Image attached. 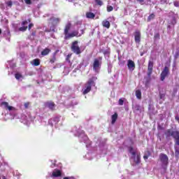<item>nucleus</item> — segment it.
I'll list each match as a JSON object with an SVG mask.
<instances>
[{"label":"nucleus","mask_w":179,"mask_h":179,"mask_svg":"<svg viewBox=\"0 0 179 179\" xmlns=\"http://www.w3.org/2000/svg\"><path fill=\"white\" fill-rule=\"evenodd\" d=\"M1 106L7 111V114L5 115L4 117V120L6 121L8 120H17L20 118L21 122H22L25 125H29V124H30V118H28V117L24 115L20 116L19 111L16 109V108L10 106L9 103L2 101L1 103Z\"/></svg>","instance_id":"f257e3e1"},{"label":"nucleus","mask_w":179,"mask_h":179,"mask_svg":"<svg viewBox=\"0 0 179 179\" xmlns=\"http://www.w3.org/2000/svg\"><path fill=\"white\" fill-rule=\"evenodd\" d=\"M82 27V22L78 21L75 23L73 27V30L69 33V30H71V23L66 24L64 29V38L65 40H69V38H73V37H80L82 34L85 33L83 29H80ZM79 29L80 34H79Z\"/></svg>","instance_id":"f03ea898"},{"label":"nucleus","mask_w":179,"mask_h":179,"mask_svg":"<svg viewBox=\"0 0 179 179\" xmlns=\"http://www.w3.org/2000/svg\"><path fill=\"white\" fill-rule=\"evenodd\" d=\"M72 132H73L75 136L79 138L80 142H84V143L86 144V148H90L92 142H90V140H89V138L85 134V132L83 130L75 127L73 129Z\"/></svg>","instance_id":"7ed1b4c3"},{"label":"nucleus","mask_w":179,"mask_h":179,"mask_svg":"<svg viewBox=\"0 0 179 179\" xmlns=\"http://www.w3.org/2000/svg\"><path fill=\"white\" fill-rule=\"evenodd\" d=\"M95 80H97V77H92L88 80L87 83H85L83 87V94H87V93L90 92V90H92V87L96 86V83H94Z\"/></svg>","instance_id":"20e7f679"},{"label":"nucleus","mask_w":179,"mask_h":179,"mask_svg":"<svg viewBox=\"0 0 179 179\" xmlns=\"http://www.w3.org/2000/svg\"><path fill=\"white\" fill-rule=\"evenodd\" d=\"M61 22V18L55 16H51L50 17V23L52 24L53 27H50V29H46L45 31H55V26L59 24Z\"/></svg>","instance_id":"39448f33"},{"label":"nucleus","mask_w":179,"mask_h":179,"mask_svg":"<svg viewBox=\"0 0 179 179\" xmlns=\"http://www.w3.org/2000/svg\"><path fill=\"white\" fill-rule=\"evenodd\" d=\"M159 159L162 169L164 171L167 170V166H169V157H167L166 154H161L159 155Z\"/></svg>","instance_id":"423d86ee"},{"label":"nucleus","mask_w":179,"mask_h":179,"mask_svg":"<svg viewBox=\"0 0 179 179\" xmlns=\"http://www.w3.org/2000/svg\"><path fill=\"white\" fill-rule=\"evenodd\" d=\"M49 176L52 179H62V170L61 169H55L49 173Z\"/></svg>","instance_id":"0eeeda50"},{"label":"nucleus","mask_w":179,"mask_h":179,"mask_svg":"<svg viewBox=\"0 0 179 179\" xmlns=\"http://www.w3.org/2000/svg\"><path fill=\"white\" fill-rule=\"evenodd\" d=\"M1 24H4L5 27H6V30L3 32V36L4 37H6V40H10V32L9 31V29H8V21L6 18H3V17H2L1 20Z\"/></svg>","instance_id":"6e6552de"},{"label":"nucleus","mask_w":179,"mask_h":179,"mask_svg":"<svg viewBox=\"0 0 179 179\" xmlns=\"http://www.w3.org/2000/svg\"><path fill=\"white\" fill-rule=\"evenodd\" d=\"M166 136H173L176 139V145L179 146V132L178 131H173L170 129L166 130L165 132Z\"/></svg>","instance_id":"1a4fd4ad"},{"label":"nucleus","mask_w":179,"mask_h":179,"mask_svg":"<svg viewBox=\"0 0 179 179\" xmlns=\"http://www.w3.org/2000/svg\"><path fill=\"white\" fill-rule=\"evenodd\" d=\"M92 66L94 72L99 73L101 68V59H94Z\"/></svg>","instance_id":"9d476101"},{"label":"nucleus","mask_w":179,"mask_h":179,"mask_svg":"<svg viewBox=\"0 0 179 179\" xmlns=\"http://www.w3.org/2000/svg\"><path fill=\"white\" fill-rule=\"evenodd\" d=\"M129 152L131 154V160H133L136 164L141 163V157L136 155L132 148H129Z\"/></svg>","instance_id":"9b49d317"},{"label":"nucleus","mask_w":179,"mask_h":179,"mask_svg":"<svg viewBox=\"0 0 179 179\" xmlns=\"http://www.w3.org/2000/svg\"><path fill=\"white\" fill-rule=\"evenodd\" d=\"M78 41H76L73 42L71 45V50L74 52L75 54H77V55H79V54L82 53V51L80 50V48H79V45H78Z\"/></svg>","instance_id":"f8f14e48"},{"label":"nucleus","mask_w":179,"mask_h":179,"mask_svg":"<svg viewBox=\"0 0 179 179\" xmlns=\"http://www.w3.org/2000/svg\"><path fill=\"white\" fill-rule=\"evenodd\" d=\"M29 23H30V20H28V21L22 22V27H20L19 29L15 28V31H26V30H27V24H29Z\"/></svg>","instance_id":"ddd939ff"},{"label":"nucleus","mask_w":179,"mask_h":179,"mask_svg":"<svg viewBox=\"0 0 179 179\" xmlns=\"http://www.w3.org/2000/svg\"><path fill=\"white\" fill-rule=\"evenodd\" d=\"M114 20H115V18H114V17H108V20H103L102 22L103 27H106V29H110V22H114Z\"/></svg>","instance_id":"4468645a"},{"label":"nucleus","mask_w":179,"mask_h":179,"mask_svg":"<svg viewBox=\"0 0 179 179\" xmlns=\"http://www.w3.org/2000/svg\"><path fill=\"white\" fill-rule=\"evenodd\" d=\"M170 73V70L169 69V66H165L161 73V80H164L166 79V77Z\"/></svg>","instance_id":"2eb2a0df"},{"label":"nucleus","mask_w":179,"mask_h":179,"mask_svg":"<svg viewBox=\"0 0 179 179\" xmlns=\"http://www.w3.org/2000/svg\"><path fill=\"white\" fill-rule=\"evenodd\" d=\"M127 68L130 72L135 71V62L131 59L127 60Z\"/></svg>","instance_id":"dca6fc26"},{"label":"nucleus","mask_w":179,"mask_h":179,"mask_svg":"<svg viewBox=\"0 0 179 179\" xmlns=\"http://www.w3.org/2000/svg\"><path fill=\"white\" fill-rule=\"evenodd\" d=\"M97 150H99L101 155L107 154V147L104 144H101L99 147H97Z\"/></svg>","instance_id":"f3484780"},{"label":"nucleus","mask_w":179,"mask_h":179,"mask_svg":"<svg viewBox=\"0 0 179 179\" xmlns=\"http://www.w3.org/2000/svg\"><path fill=\"white\" fill-rule=\"evenodd\" d=\"M59 118H61V117L57 116L53 119H50L48 122L49 124L52 127L53 125H55V124H58V122H59Z\"/></svg>","instance_id":"a211bd4d"},{"label":"nucleus","mask_w":179,"mask_h":179,"mask_svg":"<svg viewBox=\"0 0 179 179\" xmlns=\"http://www.w3.org/2000/svg\"><path fill=\"white\" fill-rule=\"evenodd\" d=\"M134 38L136 43H141V32L139 31H135Z\"/></svg>","instance_id":"6ab92c4d"},{"label":"nucleus","mask_w":179,"mask_h":179,"mask_svg":"<svg viewBox=\"0 0 179 179\" xmlns=\"http://www.w3.org/2000/svg\"><path fill=\"white\" fill-rule=\"evenodd\" d=\"M152 72H153V62L149 61L148 63V76H150L152 75Z\"/></svg>","instance_id":"aec40b11"},{"label":"nucleus","mask_w":179,"mask_h":179,"mask_svg":"<svg viewBox=\"0 0 179 179\" xmlns=\"http://www.w3.org/2000/svg\"><path fill=\"white\" fill-rule=\"evenodd\" d=\"M45 107L50 110H55V104L53 102H47L45 103Z\"/></svg>","instance_id":"412c9836"},{"label":"nucleus","mask_w":179,"mask_h":179,"mask_svg":"<svg viewBox=\"0 0 179 179\" xmlns=\"http://www.w3.org/2000/svg\"><path fill=\"white\" fill-rule=\"evenodd\" d=\"M6 65L8 69L9 68H10V69H13V68L16 66V64H15V62H13V61H8Z\"/></svg>","instance_id":"4be33fe9"},{"label":"nucleus","mask_w":179,"mask_h":179,"mask_svg":"<svg viewBox=\"0 0 179 179\" xmlns=\"http://www.w3.org/2000/svg\"><path fill=\"white\" fill-rule=\"evenodd\" d=\"M50 52H51V49L46 48L41 52V55H48Z\"/></svg>","instance_id":"5701e85b"},{"label":"nucleus","mask_w":179,"mask_h":179,"mask_svg":"<svg viewBox=\"0 0 179 179\" xmlns=\"http://www.w3.org/2000/svg\"><path fill=\"white\" fill-rule=\"evenodd\" d=\"M95 17H96V15L93 13L88 12L86 13L87 19H94Z\"/></svg>","instance_id":"b1692460"},{"label":"nucleus","mask_w":179,"mask_h":179,"mask_svg":"<svg viewBox=\"0 0 179 179\" xmlns=\"http://www.w3.org/2000/svg\"><path fill=\"white\" fill-rule=\"evenodd\" d=\"M15 78L17 80H23V76L20 73H16L15 74Z\"/></svg>","instance_id":"393cba45"},{"label":"nucleus","mask_w":179,"mask_h":179,"mask_svg":"<svg viewBox=\"0 0 179 179\" xmlns=\"http://www.w3.org/2000/svg\"><path fill=\"white\" fill-rule=\"evenodd\" d=\"M117 118H118V114L115 113L114 115H113L111 116V120H112L111 124H115V121H117Z\"/></svg>","instance_id":"a878e982"},{"label":"nucleus","mask_w":179,"mask_h":179,"mask_svg":"<svg viewBox=\"0 0 179 179\" xmlns=\"http://www.w3.org/2000/svg\"><path fill=\"white\" fill-rule=\"evenodd\" d=\"M31 64L34 65V66H38V65H40V59H35L31 62Z\"/></svg>","instance_id":"bb28decb"},{"label":"nucleus","mask_w":179,"mask_h":179,"mask_svg":"<svg viewBox=\"0 0 179 179\" xmlns=\"http://www.w3.org/2000/svg\"><path fill=\"white\" fill-rule=\"evenodd\" d=\"M6 3V9H8V8H12V6L13 5V3L12 1H7Z\"/></svg>","instance_id":"cd10ccee"},{"label":"nucleus","mask_w":179,"mask_h":179,"mask_svg":"<svg viewBox=\"0 0 179 179\" xmlns=\"http://www.w3.org/2000/svg\"><path fill=\"white\" fill-rule=\"evenodd\" d=\"M136 96L137 97V99L142 98V92H141V90H136Z\"/></svg>","instance_id":"c85d7f7f"},{"label":"nucleus","mask_w":179,"mask_h":179,"mask_svg":"<svg viewBox=\"0 0 179 179\" xmlns=\"http://www.w3.org/2000/svg\"><path fill=\"white\" fill-rule=\"evenodd\" d=\"M85 158H87L88 160H92L93 159V153L88 152L85 155Z\"/></svg>","instance_id":"c756f323"},{"label":"nucleus","mask_w":179,"mask_h":179,"mask_svg":"<svg viewBox=\"0 0 179 179\" xmlns=\"http://www.w3.org/2000/svg\"><path fill=\"white\" fill-rule=\"evenodd\" d=\"M50 163H51V164H50L51 169H54V167H57V164H56L57 161L56 160H50Z\"/></svg>","instance_id":"7c9ffc66"},{"label":"nucleus","mask_w":179,"mask_h":179,"mask_svg":"<svg viewBox=\"0 0 179 179\" xmlns=\"http://www.w3.org/2000/svg\"><path fill=\"white\" fill-rule=\"evenodd\" d=\"M175 155H176V156H179V145L178 146H177V145H176L175 146Z\"/></svg>","instance_id":"2f4dec72"},{"label":"nucleus","mask_w":179,"mask_h":179,"mask_svg":"<svg viewBox=\"0 0 179 179\" xmlns=\"http://www.w3.org/2000/svg\"><path fill=\"white\" fill-rule=\"evenodd\" d=\"M176 24H177V20H176V18L175 17L172 18V20L170 22V24H172L173 26H174Z\"/></svg>","instance_id":"473e14b6"},{"label":"nucleus","mask_w":179,"mask_h":179,"mask_svg":"<svg viewBox=\"0 0 179 179\" xmlns=\"http://www.w3.org/2000/svg\"><path fill=\"white\" fill-rule=\"evenodd\" d=\"M0 8L2 9V10H4V9H6V4L3 3H1Z\"/></svg>","instance_id":"72a5a7b5"},{"label":"nucleus","mask_w":179,"mask_h":179,"mask_svg":"<svg viewBox=\"0 0 179 179\" xmlns=\"http://www.w3.org/2000/svg\"><path fill=\"white\" fill-rule=\"evenodd\" d=\"M113 9H114V8H113V6H107V11H108V12H111V11H113Z\"/></svg>","instance_id":"f704fd0d"},{"label":"nucleus","mask_w":179,"mask_h":179,"mask_svg":"<svg viewBox=\"0 0 179 179\" xmlns=\"http://www.w3.org/2000/svg\"><path fill=\"white\" fill-rule=\"evenodd\" d=\"M155 19V15L154 14H151L150 15H149L148 17V22H150V20Z\"/></svg>","instance_id":"c9c22d12"},{"label":"nucleus","mask_w":179,"mask_h":179,"mask_svg":"<svg viewBox=\"0 0 179 179\" xmlns=\"http://www.w3.org/2000/svg\"><path fill=\"white\" fill-rule=\"evenodd\" d=\"M179 57V48H177L176 52H175V58H178Z\"/></svg>","instance_id":"e433bc0d"},{"label":"nucleus","mask_w":179,"mask_h":179,"mask_svg":"<svg viewBox=\"0 0 179 179\" xmlns=\"http://www.w3.org/2000/svg\"><path fill=\"white\" fill-rule=\"evenodd\" d=\"M118 103H119V106H122L124 104V99H120Z\"/></svg>","instance_id":"4c0bfd02"},{"label":"nucleus","mask_w":179,"mask_h":179,"mask_svg":"<svg viewBox=\"0 0 179 179\" xmlns=\"http://www.w3.org/2000/svg\"><path fill=\"white\" fill-rule=\"evenodd\" d=\"M96 3H97V5H103V2L100 0H95Z\"/></svg>","instance_id":"58836bf2"},{"label":"nucleus","mask_w":179,"mask_h":179,"mask_svg":"<svg viewBox=\"0 0 179 179\" xmlns=\"http://www.w3.org/2000/svg\"><path fill=\"white\" fill-rule=\"evenodd\" d=\"M25 3L27 5H31V0H24Z\"/></svg>","instance_id":"ea45409f"},{"label":"nucleus","mask_w":179,"mask_h":179,"mask_svg":"<svg viewBox=\"0 0 179 179\" xmlns=\"http://www.w3.org/2000/svg\"><path fill=\"white\" fill-rule=\"evenodd\" d=\"M56 59H57L55 58V56H54V57L50 59L51 64H54V62H55Z\"/></svg>","instance_id":"a19ab883"},{"label":"nucleus","mask_w":179,"mask_h":179,"mask_svg":"<svg viewBox=\"0 0 179 179\" xmlns=\"http://www.w3.org/2000/svg\"><path fill=\"white\" fill-rule=\"evenodd\" d=\"M173 5L176 8H178L179 7V2L178 1H175V2H173Z\"/></svg>","instance_id":"79ce46f5"},{"label":"nucleus","mask_w":179,"mask_h":179,"mask_svg":"<svg viewBox=\"0 0 179 179\" xmlns=\"http://www.w3.org/2000/svg\"><path fill=\"white\" fill-rule=\"evenodd\" d=\"M63 179H75L73 177H64Z\"/></svg>","instance_id":"37998d69"},{"label":"nucleus","mask_w":179,"mask_h":179,"mask_svg":"<svg viewBox=\"0 0 179 179\" xmlns=\"http://www.w3.org/2000/svg\"><path fill=\"white\" fill-rule=\"evenodd\" d=\"M138 2H139V3H141V5H143V0H137Z\"/></svg>","instance_id":"c03bdc74"},{"label":"nucleus","mask_w":179,"mask_h":179,"mask_svg":"<svg viewBox=\"0 0 179 179\" xmlns=\"http://www.w3.org/2000/svg\"><path fill=\"white\" fill-rule=\"evenodd\" d=\"M34 24H29V30H30V29H31V27H33Z\"/></svg>","instance_id":"a18cd8bd"},{"label":"nucleus","mask_w":179,"mask_h":179,"mask_svg":"<svg viewBox=\"0 0 179 179\" xmlns=\"http://www.w3.org/2000/svg\"><path fill=\"white\" fill-rule=\"evenodd\" d=\"M155 38H159L160 37V35H159L158 34H157L155 36Z\"/></svg>","instance_id":"49530a36"},{"label":"nucleus","mask_w":179,"mask_h":179,"mask_svg":"<svg viewBox=\"0 0 179 179\" xmlns=\"http://www.w3.org/2000/svg\"><path fill=\"white\" fill-rule=\"evenodd\" d=\"M111 66H108V73H110L111 72Z\"/></svg>","instance_id":"de8ad7c7"},{"label":"nucleus","mask_w":179,"mask_h":179,"mask_svg":"<svg viewBox=\"0 0 179 179\" xmlns=\"http://www.w3.org/2000/svg\"><path fill=\"white\" fill-rule=\"evenodd\" d=\"M143 157H144V159H145V160H148V155H144Z\"/></svg>","instance_id":"09e8293b"},{"label":"nucleus","mask_w":179,"mask_h":179,"mask_svg":"<svg viewBox=\"0 0 179 179\" xmlns=\"http://www.w3.org/2000/svg\"><path fill=\"white\" fill-rule=\"evenodd\" d=\"M160 99H163V97H164V94H160Z\"/></svg>","instance_id":"8fccbe9b"},{"label":"nucleus","mask_w":179,"mask_h":179,"mask_svg":"<svg viewBox=\"0 0 179 179\" xmlns=\"http://www.w3.org/2000/svg\"><path fill=\"white\" fill-rule=\"evenodd\" d=\"M29 106V104L28 103H25L24 104V107H25V108H27V106Z\"/></svg>","instance_id":"3c124183"},{"label":"nucleus","mask_w":179,"mask_h":179,"mask_svg":"<svg viewBox=\"0 0 179 179\" xmlns=\"http://www.w3.org/2000/svg\"><path fill=\"white\" fill-rule=\"evenodd\" d=\"M103 53H104V54H108V51L106 50V51H104Z\"/></svg>","instance_id":"603ef678"},{"label":"nucleus","mask_w":179,"mask_h":179,"mask_svg":"<svg viewBox=\"0 0 179 179\" xmlns=\"http://www.w3.org/2000/svg\"><path fill=\"white\" fill-rule=\"evenodd\" d=\"M32 36H36V33H34V32H32Z\"/></svg>","instance_id":"864d4df0"},{"label":"nucleus","mask_w":179,"mask_h":179,"mask_svg":"<svg viewBox=\"0 0 179 179\" xmlns=\"http://www.w3.org/2000/svg\"><path fill=\"white\" fill-rule=\"evenodd\" d=\"M69 2H73V1H75V0H69Z\"/></svg>","instance_id":"5fc2aeb1"},{"label":"nucleus","mask_w":179,"mask_h":179,"mask_svg":"<svg viewBox=\"0 0 179 179\" xmlns=\"http://www.w3.org/2000/svg\"><path fill=\"white\" fill-rule=\"evenodd\" d=\"M176 120H179V117H176Z\"/></svg>","instance_id":"6e6d98bb"},{"label":"nucleus","mask_w":179,"mask_h":179,"mask_svg":"<svg viewBox=\"0 0 179 179\" xmlns=\"http://www.w3.org/2000/svg\"><path fill=\"white\" fill-rule=\"evenodd\" d=\"M1 33H2V30H1V29H0V34H1Z\"/></svg>","instance_id":"4d7b16f0"},{"label":"nucleus","mask_w":179,"mask_h":179,"mask_svg":"<svg viewBox=\"0 0 179 179\" xmlns=\"http://www.w3.org/2000/svg\"><path fill=\"white\" fill-rule=\"evenodd\" d=\"M137 110H139V106H137Z\"/></svg>","instance_id":"13d9d810"},{"label":"nucleus","mask_w":179,"mask_h":179,"mask_svg":"<svg viewBox=\"0 0 179 179\" xmlns=\"http://www.w3.org/2000/svg\"><path fill=\"white\" fill-rule=\"evenodd\" d=\"M48 16H52V15H48Z\"/></svg>","instance_id":"bf43d9fd"},{"label":"nucleus","mask_w":179,"mask_h":179,"mask_svg":"<svg viewBox=\"0 0 179 179\" xmlns=\"http://www.w3.org/2000/svg\"><path fill=\"white\" fill-rule=\"evenodd\" d=\"M3 179H6V178H5V176H3Z\"/></svg>","instance_id":"052dcab7"},{"label":"nucleus","mask_w":179,"mask_h":179,"mask_svg":"<svg viewBox=\"0 0 179 179\" xmlns=\"http://www.w3.org/2000/svg\"><path fill=\"white\" fill-rule=\"evenodd\" d=\"M142 55H143V53H141V57H142Z\"/></svg>","instance_id":"680f3d73"},{"label":"nucleus","mask_w":179,"mask_h":179,"mask_svg":"<svg viewBox=\"0 0 179 179\" xmlns=\"http://www.w3.org/2000/svg\"><path fill=\"white\" fill-rule=\"evenodd\" d=\"M0 179H1V177H0Z\"/></svg>","instance_id":"e2e57ef3"}]
</instances>
